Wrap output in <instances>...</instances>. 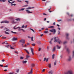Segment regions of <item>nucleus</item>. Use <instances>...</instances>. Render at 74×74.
Listing matches in <instances>:
<instances>
[{"label":"nucleus","mask_w":74,"mask_h":74,"mask_svg":"<svg viewBox=\"0 0 74 74\" xmlns=\"http://www.w3.org/2000/svg\"><path fill=\"white\" fill-rule=\"evenodd\" d=\"M25 40L23 39H21L19 40L20 42H21L23 43L22 44V47H26L27 45L25 44Z\"/></svg>","instance_id":"1"},{"label":"nucleus","mask_w":74,"mask_h":74,"mask_svg":"<svg viewBox=\"0 0 74 74\" xmlns=\"http://www.w3.org/2000/svg\"><path fill=\"white\" fill-rule=\"evenodd\" d=\"M65 74H73L72 70H70L68 71L67 72L65 73Z\"/></svg>","instance_id":"2"},{"label":"nucleus","mask_w":74,"mask_h":74,"mask_svg":"<svg viewBox=\"0 0 74 74\" xmlns=\"http://www.w3.org/2000/svg\"><path fill=\"white\" fill-rule=\"evenodd\" d=\"M17 40V38H15V37H13V38L12 39V40L13 41H14Z\"/></svg>","instance_id":"3"},{"label":"nucleus","mask_w":74,"mask_h":74,"mask_svg":"<svg viewBox=\"0 0 74 74\" xmlns=\"http://www.w3.org/2000/svg\"><path fill=\"white\" fill-rule=\"evenodd\" d=\"M33 68H32L31 70V71H30V72L28 73V74H32V73H33Z\"/></svg>","instance_id":"4"},{"label":"nucleus","mask_w":74,"mask_h":74,"mask_svg":"<svg viewBox=\"0 0 74 74\" xmlns=\"http://www.w3.org/2000/svg\"><path fill=\"white\" fill-rule=\"evenodd\" d=\"M16 27V26H14L13 27V29H14V30H16V29H17L18 28H19V30H20V29H21V27H17L16 28H15Z\"/></svg>","instance_id":"5"},{"label":"nucleus","mask_w":74,"mask_h":74,"mask_svg":"<svg viewBox=\"0 0 74 74\" xmlns=\"http://www.w3.org/2000/svg\"><path fill=\"white\" fill-rule=\"evenodd\" d=\"M15 2V1H13L11 3V5L12 6L14 5V6H15L16 5V4H12L13 3H14Z\"/></svg>","instance_id":"6"},{"label":"nucleus","mask_w":74,"mask_h":74,"mask_svg":"<svg viewBox=\"0 0 74 74\" xmlns=\"http://www.w3.org/2000/svg\"><path fill=\"white\" fill-rule=\"evenodd\" d=\"M49 74H53V71L52 70L48 72Z\"/></svg>","instance_id":"7"},{"label":"nucleus","mask_w":74,"mask_h":74,"mask_svg":"<svg viewBox=\"0 0 74 74\" xmlns=\"http://www.w3.org/2000/svg\"><path fill=\"white\" fill-rule=\"evenodd\" d=\"M7 0H0V2H4L5 1H6ZM8 1H12V0H8Z\"/></svg>","instance_id":"8"},{"label":"nucleus","mask_w":74,"mask_h":74,"mask_svg":"<svg viewBox=\"0 0 74 74\" xmlns=\"http://www.w3.org/2000/svg\"><path fill=\"white\" fill-rule=\"evenodd\" d=\"M31 52H32V55H34V52H33L34 50H33V49L32 48H31Z\"/></svg>","instance_id":"9"},{"label":"nucleus","mask_w":74,"mask_h":74,"mask_svg":"<svg viewBox=\"0 0 74 74\" xmlns=\"http://www.w3.org/2000/svg\"><path fill=\"white\" fill-rule=\"evenodd\" d=\"M25 11L26 12H28L27 13V14H30V13H32V12H30V11H29V10H26Z\"/></svg>","instance_id":"10"},{"label":"nucleus","mask_w":74,"mask_h":74,"mask_svg":"<svg viewBox=\"0 0 74 74\" xmlns=\"http://www.w3.org/2000/svg\"><path fill=\"white\" fill-rule=\"evenodd\" d=\"M30 56L28 55H26V58L27 60H28V58L30 57Z\"/></svg>","instance_id":"11"},{"label":"nucleus","mask_w":74,"mask_h":74,"mask_svg":"<svg viewBox=\"0 0 74 74\" xmlns=\"http://www.w3.org/2000/svg\"><path fill=\"white\" fill-rule=\"evenodd\" d=\"M36 42L37 43V44H39V45H40L41 43V41H37Z\"/></svg>","instance_id":"12"},{"label":"nucleus","mask_w":74,"mask_h":74,"mask_svg":"<svg viewBox=\"0 0 74 74\" xmlns=\"http://www.w3.org/2000/svg\"><path fill=\"white\" fill-rule=\"evenodd\" d=\"M31 66L32 68H33L35 66V65L34 64L32 63L31 64Z\"/></svg>","instance_id":"13"},{"label":"nucleus","mask_w":74,"mask_h":74,"mask_svg":"<svg viewBox=\"0 0 74 74\" xmlns=\"http://www.w3.org/2000/svg\"><path fill=\"white\" fill-rule=\"evenodd\" d=\"M27 62L26 60H25V61H22V63L23 64H24L25 63H27Z\"/></svg>","instance_id":"14"},{"label":"nucleus","mask_w":74,"mask_h":74,"mask_svg":"<svg viewBox=\"0 0 74 74\" xmlns=\"http://www.w3.org/2000/svg\"><path fill=\"white\" fill-rule=\"evenodd\" d=\"M9 23V21H4V23Z\"/></svg>","instance_id":"15"},{"label":"nucleus","mask_w":74,"mask_h":74,"mask_svg":"<svg viewBox=\"0 0 74 74\" xmlns=\"http://www.w3.org/2000/svg\"><path fill=\"white\" fill-rule=\"evenodd\" d=\"M56 47H54L52 49V51L54 52L55 51V50H56Z\"/></svg>","instance_id":"16"},{"label":"nucleus","mask_w":74,"mask_h":74,"mask_svg":"<svg viewBox=\"0 0 74 74\" xmlns=\"http://www.w3.org/2000/svg\"><path fill=\"white\" fill-rule=\"evenodd\" d=\"M56 37H55L54 38V39L55 40L54 41V42H58V40L56 39Z\"/></svg>","instance_id":"17"},{"label":"nucleus","mask_w":74,"mask_h":74,"mask_svg":"<svg viewBox=\"0 0 74 74\" xmlns=\"http://www.w3.org/2000/svg\"><path fill=\"white\" fill-rule=\"evenodd\" d=\"M15 20L17 21H20V18H16L15 19Z\"/></svg>","instance_id":"18"},{"label":"nucleus","mask_w":74,"mask_h":74,"mask_svg":"<svg viewBox=\"0 0 74 74\" xmlns=\"http://www.w3.org/2000/svg\"><path fill=\"white\" fill-rule=\"evenodd\" d=\"M71 60V57H69V58L68 59V61H70Z\"/></svg>","instance_id":"19"},{"label":"nucleus","mask_w":74,"mask_h":74,"mask_svg":"<svg viewBox=\"0 0 74 74\" xmlns=\"http://www.w3.org/2000/svg\"><path fill=\"white\" fill-rule=\"evenodd\" d=\"M57 47L58 49H60L61 48V47H59L58 45H57Z\"/></svg>","instance_id":"20"},{"label":"nucleus","mask_w":74,"mask_h":74,"mask_svg":"<svg viewBox=\"0 0 74 74\" xmlns=\"http://www.w3.org/2000/svg\"><path fill=\"white\" fill-rule=\"evenodd\" d=\"M19 30H22L23 32H25V30L23 29H20Z\"/></svg>","instance_id":"21"},{"label":"nucleus","mask_w":74,"mask_h":74,"mask_svg":"<svg viewBox=\"0 0 74 74\" xmlns=\"http://www.w3.org/2000/svg\"><path fill=\"white\" fill-rule=\"evenodd\" d=\"M32 9V8L31 7H28V8H26V10H29L31 9Z\"/></svg>","instance_id":"22"},{"label":"nucleus","mask_w":74,"mask_h":74,"mask_svg":"<svg viewBox=\"0 0 74 74\" xmlns=\"http://www.w3.org/2000/svg\"><path fill=\"white\" fill-rule=\"evenodd\" d=\"M12 23L13 24H15L16 23V22H14V20H13L12 21Z\"/></svg>","instance_id":"23"},{"label":"nucleus","mask_w":74,"mask_h":74,"mask_svg":"<svg viewBox=\"0 0 74 74\" xmlns=\"http://www.w3.org/2000/svg\"><path fill=\"white\" fill-rule=\"evenodd\" d=\"M53 32L54 34H55L56 32V30L54 29H53Z\"/></svg>","instance_id":"24"},{"label":"nucleus","mask_w":74,"mask_h":74,"mask_svg":"<svg viewBox=\"0 0 74 74\" xmlns=\"http://www.w3.org/2000/svg\"><path fill=\"white\" fill-rule=\"evenodd\" d=\"M14 72L12 71V72H10V73H8V74H14Z\"/></svg>","instance_id":"25"},{"label":"nucleus","mask_w":74,"mask_h":74,"mask_svg":"<svg viewBox=\"0 0 74 74\" xmlns=\"http://www.w3.org/2000/svg\"><path fill=\"white\" fill-rule=\"evenodd\" d=\"M4 33L5 34H9V33L8 32H7L6 31H4Z\"/></svg>","instance_id":"26"},{"label":"nucleus","mask_w":74,"mask_h":74,"mask_svg":"<svg viewBox=\"0 0 74 74\" xmlns=\"http://www.w3.org/2000/svg\"><path fill=\"white\" fill-rule=\"evenodd\" d=\"M11 32L13 34H16V32H14L12 31H11Z\"/></svg>","instance_id":"27"},{"label":"nucleus","mask_w":74,"mask_h":74,"mask_svg":"<svg viewBox=\"0 0 74 74\" xmlns=\"http://www.w3.org/2000/svg\"><path fill=\"white\" fill-rule=\"evenodd\" d=\"M44 33L45 34H47L48 33V31H44Z\"/></svg>","instance_id":"28"},{"label":"nucleus","mask_w":74,"mask_h":74,"mask_svg":"<svg viewBox=\"0 0 74 74\" xmlns=\"http://www.w3.org/2000/svg\"><path fill=\"white\" fill-rule=\"evenodd\" d=\"M48 67H49V68H51V64H49Z\"/></svg>","instance_id":"29"},{"label":"nucleus","mask_w":74,"mask_h":74,"mask_svg":"<svg viewBox=\"0 0 74 74\" xmlns=\"http://www.w3.org/2000/svg\"><path fill=\"white\" fill-rule=\"evenodd\" d=\"M30 29L31 30H32L33 33H35L34 30L30 28Z\"/></svg>","instance_id":"30"},{"label":"nucleus","mask_w":74,"mask_h":74,"mask_svg":"<svg viewBox=\"0 0 74 74\" xmlns=\"http://www.w3.org/2000/svg\"><path fill=\"white\" fill-rule=\"evenodd\" d=\"M25 9V8H22L20 10H19V11H23Z\"/></svg>","instance_id":"31"},{"label":"nucleus","mask_w":74,"mask_h":74,"mask_svg":"<svg viewBox=\"0 0 74 74\" xmlns=\"http://www.w3.org/2000/svg\"><path fill=\"white\" fill-rule=\"evenodd\" d=\"M56 62H57V61L55 60V62H54V66H56Z\"/></svg>","instance_id":"32"},{"label":"nucleus","mask_w":74,"mask_h":74,"mask_svg":"<svg viewBox=\"0 0 74 74\" xmlns=\"http://www.w3.org/2000/svg\"><path fill=\"white\" fill-rule=\"evenodd\" d=\"M8 65H6L5 66H3V67L4 68H5H5H7V67H8Z\"/></svg>","instance_id":"33"},{"label":"nucleus","mask_w":74,"mask_h":74,"mask_svg":"<svg viewBox=\"0 0 74 74\" xmlns=\"http://www.w3.org/2000/svg\"><path fill=\"white\" fill-rule=\"evenodd\" d=\"M33 37H32L31 38V40L32 41H34V40L33 39Z\"/></svg>","instance_id":"34"},{"label":"nucleus","mask_w":74,"mask_h":74,"mask_svg":"<svg viewBox=\"0 0 74 74\" xmlns=\"http://www.w3.org/2000/svg\"><path fill=\"white\" fill-rule=\"evenodd\" d=\"M24 59V57H22V56H21L20 57V59L21 60H22V59Z\"/></svg>","instance_id":"35"},{"label":"nucleus","mask_w":74,"mask_h":74,"mask_svg":"<svg viewBox=\"0 0 74 74\" xmlns=\"http://www.w3.org/2000/svg\"><path fill=\"white\" fill-rule=\"evenodd\" d=\"M25 2H26L27 3V4H28L29 3V1H25Z\"/></svg>","instance_id":"36"},{"label":"nucleus","mask_w":74,"mask_h":74,"mask_svg":"<svg viewBox=\"0 0 74 74\" xmlns=\"http://www.w3.org/2000/svg\"><path fill=\"white\" fill-rule=\"evenodd\" d=\"M51 9V8H50L49 9H48V11H49V12L51 13L52 12L51 11H50V10Z\"/></svg>","instance_id":"37"},{"label":"nucleus","mask_w":74,"mask_h":74,"mask_svg":"<svg viewBox=\"0 0 74 74\" xmlns=\"http://www.w3.org/2000/svg\"><path fill=\"white\" fill-rule=\"evenodd\" d=\"M58 43L59 44H60V43H61V41L60 40H59V41H58Z\"/></svg>","instance_id":"38"},{"label":"nucleus","mask_w":74,"mask_h":74,"mask_svg":"<svg viewBox=\"0 0 74 74\" xmlns=\"http://www.w3.org/2000/svg\"><path fill=\"white\" fill-rule=\"evenodd\" d=\"M67 43V42L66 41H64V42L63 44H65Z\"/></svg>","instance_id":"39"},{"label":"nucleus","mask_w":74,"mask_h":74,"mask_svg":"<svg viewBox=\"0 0 74 74\" xmlns=\"http://www.w3.org/2000/svg\"><path fill=\"white\" fill-rule=\"evenodd\" d=\"M25 27V25H23L21 27V28H23Z\"/></svg>","instance_id":"40"},{"label":"nucleus","mask_w":74,"mask_h":74,"mask_svg":"<svg viewBox=\"0 0 74 74\" xmlns=\"http://www.w3.org/2000/svg\"><path fill=\"white\" fill-rule=\"evenodd\" d=\"M10 45H5V47H7L8 48V47H9Z\"/></svg>","instance_id":"41"},{"label":"nucleus","mask_w":74,"mask_h":74,"mask_svg":"<svg viewBox=\"0 0 74 74\" xmlns=\"http://www.w3.org/2000/svg\"><path fill=\"white\" fill-rule=\"evenodd\" d=\"M19 69H17V70H16V73H18V72H19Z\"/></svg>","instance_id":"42"},{"label":"nucleus","mask_w":74,"mask_h":74,"mask_svg":"<svg viewBox=\"0 0 74 74\" xmlns=\"http://www.w3.org/2000/svg\"><path fill=\"white\" fill-rule=\"evenodd\" d=\"M54 56H55V55L54 54H53L52 55V58H53V59H54Z\"/></svg>","instance_id":"43"},{"label":"nucleus","mask_w":74,"mask_h":74,"mask_svg":"<svg viewBox=\"0 0 74 74\" xmlns=\"http://www.w3.org/2000/svg\"><path fill=\"white\" fill-rule=\"evenodd\" d=\"M52 41H50L49 42V43L51 44V45H52Z\"/></svg>","instance_id":"44"},{"label":"nucleus","mask_w":74,"mask_h":74,"mask_svg":"<svg viewBox=\"0 0 74 74\" xmlns=\"http://www.w3.org/2000/svg\"><path fill=\"white\" fill-rule=\"evenodd\" d=\"M54 28V26H51L50 27H48L49 28Z\"/></svg>","instance_id":"45"},{"label":"nucleus","mask_w":74,"mask_h":74,"mask_svg":"<svg viewBox=\"0 0 74 74\" xmlns=\"http://www.w3.org/2000/svg\"><path fill=\"white\" fill-rule=\"evenodd\" d=\"M69 35V34L68 33H67L66 34V36L67 37H67Z\"/></svg>","instance_id":"46"},{"label":"nucleus","mask_w":74,"mask_h":74,"mask_svg":"<svg viewBox=\"0 0 74 74\" xmlns=\"http://www.w3.org/2000/svg\"><path fill=\"white\" fill-rule=\"evenodd\" d=\"M32 46H34L35 45V44H34V43H33L32 44Z\"/></svg>","instance_id":"47"},{"label":"nucleus","mask_w":74,"mask_h":74,"mask_svg":"<svg viewBox=\"0 0 74 74\" xmlns=\"http://www.w3.org/2000/svg\"><path fill=\"white\" fill-rule=\"evenodd\" d=\"M26 52L27 53V54L28 55H29V53L28 51H26Z\"/></svg>","instance_id":"48"},{"label":"nucleus","mask_w":74,"mask_h":74,"mask_svg":"<svg viewBox=\"0 0 74 74\" xmlns=\"http://www.w3.org/2000/svg\"><path fill=\"white\" fill-rule=\"evenodd\" d=\"M4 23H5L4 21L1 22V24Z\"/></svg>","instance_id":"49"},{"label":"nucleus","mask_w":74,"mask_h":74,"mask_svg":"<svg viewBox=\"0 0 74 74\" xmlns=\"http://www.w3.org/2000/svg\"><path fill=\"white\" fill-rule=\"evenodd\" d=\"M5 44H6V45H8V42H7V41H5Z\"/></svg>","instance_id":"50"},{"label":"nucleus","mask_w":74,"mask_h":74,"mask_svg":"<svg viewBox=\"0 0 74 74\" xmlns=\"http://www.w3.org/2000/svg\"><path fill=\"white\" fill-rule=\"evenodd\" d=\"M10 48L12 49H14V48L12 47L11 46H10Z\"/></svg>","instance_id":"51"},{"label":"nucleus","mask_w":74,"mask_h":74,"mask_svg":"<svg viewBox=\"0 0 74 74\" xmlns=\"http://www.w3.org/2000/svg\"><path fill=\"white\" fill-rule=\"evenodd\" d=\"M46 58H44V60H43V61L45 62V60H46Z\"/></svg>","instance_id":"52"},{"label":"nucleus","mask_w":74,"mask_h":74,"mask_svg":"<svg viewBox=\"0 0 74 74\" xmlns=\"http://www.w3.org/2000/svg\"><path fill=\"white\" fill-rule=\"evenodd\" d=\"M17 1L18 2H22V1H19V0H17Z\"/></svg>","instance_id":"53"},{"label":"nucleus","mask_w":74,"mask_h":74,"mask_svg":"<svg viewBox=\"0 0 74 74\" xmlns=\"http://www.w3.org/2000/svg\"><path fill=\"white\" fill-rule=\"evenodd\" d=\"M58 35H59L60 34V31H58Z\"/></svg>","instance_id":"54"},{"label":"nucleus","mask_w":74,"mask_h":74,"mask_svg":"<svg viewBox=\"0 0 74 74\" xmlns=\"http://www.w3.org/2000/svg\"><path fill=\"white\" fill-rule=\"evenodd\" d=\"M28 5H24L23 6V7H25L28 6Z\"/></svg>","instance_id":"55"},{"label":"nucleus","mask_w":74,"mask_h":74,"mask_svg":"<svg viewBox=\"0 0 74 74\" xmlns=\"http://www.w3.org/2000/svg\"><path fill=\"white\" fill-rule=\"evenodd\" d=\"M73 57L74 56V51H73Z\"/></svg>","instance_id":"56"},{"label":"nucleus","mask_w":74,"mask_h":74,"mask_svg":"<svg viewBox=\"0 0 74 74\" xmlns=\"http://www.w3.org/2000/svg\"><path fill=\"white\" fill-rule=\"evenodd\" d=\"M41 51V48H39V49H38V51Z\"/></svg>","instance_id":"57"},{"label":"nucleus","mask_w":74,"mask_h":74,"mask_svg":"<svg viewBox=\"0 0 74 74\" xmlns=\"http://www.w3.org/2000/svg\"><path fill=\"white\" fill-rule=\"evenodd\" d=\"M48 60H49L48 58H47L46 60V62H47L48 61Z\"/></svg>","instance_id":"58"},{"label":"nucleus","mask_w":74,"mask_h":74,"mask_svg":"<svg viewBox=\"0 0 74 74\" xmlns=\"http://www.w3.org/2000/svg\"><path fill=\"white\" fill-rule=\"evenodd\" d=\"M45 29V28H41V29L42 30H43L44 29Z\"/></svg>","instance_id":"59"},{"label":"nucleus","mask_w":74,"mask_h":74,"mask_svg":"<svg viewBox=\"0 0 74 74\" xmlns=\"http://www.w3.org/2000/svg\"><path fill=\"white\" fill-rule=\"evenodd\" d=\"M0 66L3 67V65L2 64H0Z\"/></svg>","instance_id":"60"},{"label":"nucleus","mask_w":74,"mask_h":74,"mask_svg":"<svg viewBox=\"0 0 74 74\" xmlns=\"http://www.w3.org/2000/svg\"><path fill=\"white\" fill-rule=\"evenodd\" d=\"M50 32H53V29L52 30H50Z\"/></svg>","instance_id":"61"},{"label":"nucleus","mask_w":74,"mask_h":74,"mask_svg":"<svg viewBox=\"0 0 74 74\" xmlns=\"http://www.w3.org/2000/svg\"><path fill=\"white\" fill-rule=\"evenodd\" d=\"M58 22H60V21H62V20H61V19L59 20H58Z\"/></svg>","instance_id":"62"},{"label":"nucleus","mask_w":74,"mask_h":74,"mask_svg":"<svg viewBox=\"0 0 74 74\" xmlns=\"http://www.w3.org/2000/svg\"><path fill=\"white\" fill-rule=\"evenodd\" d=\"M1 61L2 62H5V60L4 59H3Z\"/></svg>","instance_id":"63"},{"label":"nucleus","mask_w":74,"mask_h":74,"mask_svg":"<svg viewBox=\"0 0 74 74\" xmlns=\"http://www.w3.org/2000/svg\"><path fill=\"white\" fill-rule=\"evenodd\" d=\"M45 70V69H43L42 70V72H44Z\"/></svg>","instance_id":"64"}]
</instances>
